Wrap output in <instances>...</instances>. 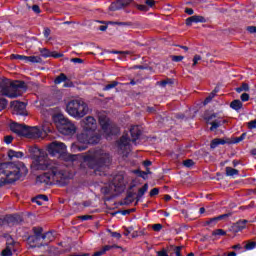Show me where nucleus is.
<instances>
[{
	"label": "nucleus",
	"mask_w": 256,
	"mask_h": 256,
	"mask_svg": "<svg viewBox=\"0 0 256 256\" xmlns=\"http://www.w3.org/2000/svg\"><path fill=\"white\" fill-rule=\"evenodd\" d=\"M36 169L38 171H49L39 175L36 178V183L44 185H53L59 183L62 187L67 185V180L71 178V174L61 164L50 160L47 156H39Z\"/></svg>",
	"instance_id": "f257e3e1"
},
{
	"label": "nucleus",
	"mask_w": 256,
	"mask_h": 256,
	"mask_svg": "<svg viewBox=\"0 0 256 256\" xmlns=\"http://www.w3.org/2000/svg\"><path fill=\"white\" fill-rule=\"evenodd\" d=\"M29 173L27 166L23 162L0 164V187L5 183H15Z\"/></svg>",
	"instance_id": "f03ea898"
},
{
	"label": "nucleus",
	"mask_w": 256,
	"mask_h": 256,
	"mask_svg": "<svg viewBox=\"0 0 256 256\" xmlns=\"http://www.w3.org/2000/svg\"><path fill=\"white\" fill-rule=\"evenodd\" d=\"M83 161L96 175H105V169L111 165V156L105 150L98 149L86 154Z\"/></svg>",
	"instance_id": "7ed1b4c3"
},
{
	"label": "nucleus",
	"mask_w": 256,
	"mask_h": 256,
	"mask_svg": "<svg viewBox=\"0 0 256 256\" xmlns=\"http://www.w3.org/2000/svg\"><path fill=\"white\" fill-rule=\"evenodd\" d=\"M83 132L77 136L79 143L95 145L99 143L101 135L97 134V120L93 116H88L81 121Z\"/></svg>",
	"instance_id": "20e7f679"
},
{
	"label": "nucleus",
	"mask_w": 256,
	"mask_h": 256,
	"mask_svg": "<svg viewBox=\"0 0 256 256\" xmlns=\"http://www.w3.org/2000/svg\"><path fill=\"white\" fill-rule=\"evenodd\" d=\"M25 91V82L15 81L12 82L9 79H3L0 82V93L4 97H9V99H15L21 97Z\"/></svg>",
	"instance_id": "39448f33"
},
{
	"label": "nucleus",
	"mask_w": 256,
	"mask_h": 256,
	"mask_svg": "<svg viewBox=\"0 0 256 256\" xmlns=\"http://www.w3.org/2000/svg\"><path fill=\"white\" fill-rule=\"evenodd\" d=\"M66 111L74 119H82V117L89 113V106L83 99H76L68 102Z\"/></svg>",
	"instance_id": "423d86ee"
},
{
	"label": "nucleus",
	"mask_w": 256,
	"mask_h": 256,
	"mask_svg": "<svg viewBox=\"0 0 256 256\" xmlns=\"http://www.w3.org/2000/svg\"><path fill=\"white\" fill-rule=\"evenodd\" d=\"M53 119L57 123L56 127L59 133L62 135H75V133H77V127H75V124L65 118L63 114H55Z\"/></svg>",
	"instance_id": "0eeeda50"
},
{
	"label": "nucleus",
	"mask_w": 256,
	"mask_h": 256,
	"mask_svg": "<svg viewBox=\"0 0 256 256\" xmlns=\"http://www.w3.org/2000/svg\"><path fill=\"white\" fill-rule=\"evenodd\" d=\"M47 133H51V123L44 122L41 129L37 126L26 127V134L24 137H27V139H45Z\"/></svg>",
	"instance_id": "6e6552de"
},
{
	"label": "nucleus",
	"mask_w": 256,
	"mask_h": 256,
	"mask_svg": "<svg viewBox=\"0 0 256 256\" xmlns=\"http://www.w3.org/2000/svg\"><path fill=\"white\" fill-rule=\"evenodd\" d=\"M131 139H129V135L125 134L123 135L120 140L118 141V149L120 155H123V157H127L129 153L131 152Z\"/></svg>",
	"instance_id": "1a4fd4ad"
},
{
	"label": "nucleus",
	"mask_w": 256,
	"mask_h": 256,
	"mask_svg": "<svg viewBox=\"0 0 256 256\" xmlns=\"http://www.w3.org/2000/svg\"><path fill=\"white\" fill-rule=\"evenodd\" d=\"M67 152V146L65 143L54 141L48 145V153L55 157L56 155H63Z\"/></svg>",
	"instance_id": "9d476101"
},
{
	"label": "nucleus",
	"mask_w": 256,
	"mask_h": 256,
	"mask_svg": "<svg viewBox=\"0 0 256 256\" xmlns=\"http://www.w3.org/2000/svg\"><path fill=\"white\" fill-rule=\"evenodd\" d=\"M99 124L101 125L102 131L106 137H109V135H115V132H113V126H111V123L109 122V118L107 117V115H99Z\"/></svg>",
	"instance_id": "9b49d317"
},
{
	"label": "nucleus",
	"mask_w": 256,
	"mask_h": 256,
	"mask_svg": "<svg viewBox=\"0 0 256 256\" xmlns=\"http://www.w3.org/2000/svg\"><path fill=\"white\" fill-rule=\"evenodd\" d=\"M208 125H211L210 131H217L221 125H224L225 119L218 117L216 114H212L207 118Z\"/></svg>",
	"instance_id": "f8f14e48"
},
{
	"label": "nucleus",
	"mask_w": 256,
	"mask_h": 256,
	"mask_svg": "<svg viewBox=\"0 0 256 256\" xmlns=\"http://www.w3.org/2000/svg\"><path fill=\"white\" fill-rule=\"evenodd\" d=\"M12 107H14V115L27 116V105L25 102L14 101L12 102Z\"/></svg>",
	"instance_id": "ddd939ff"
},
{
	"label": "nucleus",
	"mask_w": 256,
	"mask_h": 256,
	"mask_svg": "<svg viewBox=\"0 0 256 256\" xmlns=\"http://www.w3.org/2000/svg\"><path fill=\"white\" fill-rule=\"evenodd\" d=\"M10 130L20 137H25V135H27V126L23 124L12 123L10 124Z\"/></svg>",
	"instance_id": "4468645a"
},
{
	"label": "nucleus",
	"mask_w": 256,
	"mask_h": 256,
	"mask_svg": "<svg viewBox=\"0 0 256 256\" xmlns=\"http://www.w3.org/2000/svg\"><path fill=\"white\" fill-rule=\"evenodd\" d=\"M247 223H249V221L239 220L238 222L232 224L229 228L230 233H234V235L240 233V231L247 228Z\"/></svg>",
	"instance_id": "2eb2a0df"
},
{
	"label": "nucleus",
	"mask_w": 256,
	"mask_h": 256,
	"mask_svg": "<svg viewBox=\"0 0 256 256\" xmlns=\"http://www.w3.org/2000/svg\"><path fill=\"white\" fill-rule=\"evenodd\" d=\"M15 245H17V242L13 241L12 238L8 239L6 242V249L2 251V256L13 255V251H15Z\"/></svg>",
	"instance_id": "dca6fc26"
},
{
	"label": "nucleus",
	"mask_w": 256,
	"mask_h": 256,
	"mask_svg": "<svg viewBox=\"0 0 256 256\" xmlns=\"http://www.w3.org/2000/svg\"><path fill=\"white\" fill-rule=\"evenodd\" d=\"M133 0H117L116 2H113L109 9L110 11H118V9H123V7H127Z\"/></svg>",
	"instance_id": "f3484780"
},
{
	"label": "nucleus",
	"mask_w": 256,
	"mask_h": 256,
	"mask_svg": "<svg viewBox=\"0 0 256 256\" xmlns=\"http://www.w3.org/2000/svg\"><path fill=\"white\" fill-rule=\"evenodd\" d=\"M193 23H205V17L194 15L186 19V25L188 27L193 25Z\"/></svg>",
	"instance_id": "a211bd4d"
},
{
	"label": "nucleus",
	"mask_w": 256,
	"mask_h": 256,
	"mask_svg": "<svg viewBox=\"0 0 256 256\" xmlns=\"http://www.w3.org/2000/svg\"><path fill=\"white\" fill-rule=\"evenodd\" d=\"M130 135L132 137L131 141L135 143V141L141 136V128H139V126H132L130 129Z\"/></svg>",
	"instance_id": "6ab92c4d"
},
{
	"label": "nucleus",
	"mask_w": 256,
	"mask_h": 256,
	"mask_svg": "<svg viewBox=\"0 0 256 256\" xmlns=\"http://www.w3.org/2000/svg\"><path fill=\"white\" fill-rule=\"evenodd\" d=\"M24 153L21 151L8 150L9 159H21L24 157Z\"/></svg>",
	"instance_id": "aec40b11"
},
{
	"label": "nucleus",
	"mask_w": 256,
	"mask_h": 256,
	"mask_svg": "<svg viewBox=\"0 0 256 256\" xmlns=\"http://www.w3.org/2000/svg\"><path fill=\"white\" fill-rule=\"evenodd\" d=\"M231 109H234V111H241L243 109V102L241 100L236 99L230 103Z\"/></svg>",
	"instance_id": "412c9836"
},
{
	"label": "nucleus",
	"mask_w": 256,
	"mask_h": 256,
	"mask_svg": "<svg viewBox=\"0 0 256 256\" xmlns=\"http://www.w3.org/2000/svg\"><path fill=\"white\" fill-rule=\"evenodd\" d=\"M225 143H227V142L224 139L216 138V139L212 140L210 147H211V149H215V148L219 147V145H225Z\"/></svg>",
	"instance_id": "4be33fe9"
},
{
	"label": "nucleus",
	"mask_w": 256,
	"mask_h": 256,
	"mask_svg": "<svg viewBox=\"0 0 256 256\" xmlns=\"http://www.w3.org/2000/svg\"><path fill=\"white\" fill-rule=\"evenodd\" d=\"M148 189H149V185L144 184L143 187L138 190V194L136 196L137 201H139V199H141V197H143L145 193H147Z\"/></svg>",
	"instance_id": "5701e85b"
},
{
	"label": "nucleus",
	"mask_w": 256,
	"mask_h": 256,
	"mask_svg": "<svg viewBox=\"0 0 256 256\" xmlns=\"http://www.w3.org/2000/svg\"><path fill=\"white\" fill-rule=\"evenodd\" d=\"M42 239H44L46 243H51V241H55V235L53 232H46L42 235Z\"/></svg>",
	"instance_id": "b1692460"
},
{
	"label": "nucleus",
	"mask_w": 256,
	"mask_h": 256,
	"mask_svg": "<svg viewBox=\"0 0 256 256\" xmlns=\"http://www.w3.org/2000/svg\"><path fill=\"white\" fill-rule=\"evenodd\" d=\"M79 159H83V156H81L80 154H67L66 155V161H71L72 163L75 161H79Z\"/></svg>",
	"instance_id": "393cba45"
},
{
	"label": "nucleus",
	"mask_w": 256,
	"mask_h": 256,
	"mask_svg": "<svg viewBox=\"0 0 256 256\" xmlns=\"http://www.w3.org/2000/svg\"><path fill=\"white\" fill-rule=\"evenodd\" d=\"M226 175L227 177H235V175H239V170L232 167H226Z\"/></svg>",
	"instance_id": "a878e982"
},
{
	"label": "nucleus",
	"mask_w": 256,
	"mask_h": 256,
	"mask_svg": "<svg viewBox=\"0 0 256 256\" xmlns=\"http://www.w3.org/2000/svg\"><path fill=\"white\" fill-rule=\"evenodd\" d=\"M123 181H124V178H123V175L121 174L116 175L113 180L114 185L116 187H121V185H123Z\"/></svg>",
	"instance_id": "bb28decb"
},
{
	"label": "nucleus",
	"mask_w": 256,
	"mask_h": 256,
	"mask_svg": "<svg viewBox=\"0 0 256 256\" xmlns=\"http://www.w3.org/2000/svg\"><path fill=\"white\" fill-rule=\"evenodd\" d=\"M5 219H6L7 223H19V221H21V217H19L17 215L6 216Z\"/></svg>",
	"instance_id": "cd10ccee"
},
{
	"label": "nucleus",
	"mask_w": 256,
	"mask_h": 256,
	"mask_svg": "<svg viewBox=\"0 0 256 256\" xmlns=\"http://www.w3.org/2000/svg\"><path fill=\"white\" fill-rule=\"evenodd\" d=\"M25 63H41V57L39 56H26Z\"/></svg>",
	"instance_id": "c85d7f7f"
},
{
	"label": "nucleus",
	"mask_w": 256,
	"mask_h": 256,
	"mask_svg": "<svg viewBox=\"0 0 256 256\" xmlns=\"http://www.w3.org/2000/svg\"><path fill=\"white\" fill-rule=\"evenodd\" d=\"M63 81H67V76L64 73H61L55 80L54 83L56 85H59L63 83Z\"/></svg>",
	"instance_id": "c756f323"
},
{
	"label": "nucleus",
	"mask_w": 256,
	"mask_h": 256,
	"mask_svg": "<svg viewBox=\"0 0 256 256\" xmlns=\"http://www.w3.org/2000/svg\"><path fill=\"white\" fill-rule=\"evenodd\" d=\"M36 239H43V228H33Z\"/></svg>",
	"instance_id": "7c9ffc66"
},
{
	"label": "nucleus",
	"mask_w": 256,
	"mask_h": 256,
	"mask_svg": "<svg viewBox=\"0 0 256 256\" xmlns=\"http://www.w3.org/2000/svg\"><path fill=\"white\" fill-rule=\"evenodd\" d=\"M119 85V82L117 81H112L110 84H107L104 88L103 91H111V89H115Z\"/></svg>",
	"instance_id": "2f4dec72"
},
{
	"label": "nucleus",
	"mask_w": 256,
	"mask_h": 256,
	"mask_svg": "<svg viewBox=\"0 0 256 256\" xmlns=\"http://www.w3.org/2000/svg\"><path fill=\"white\" fill-rule=\"evenodd\" d=\"M256 247V242L255 241H247L245 245L246 251H253Z\"/></svg>",
	"instance_id": "473e14b6"
},
{
	"label": "nucleus",
	"mask_w": 256,
	"mask_h": 256,
	"mask_svg": "<svg viewBox=\"0 0 256 256\" xmlns=\"http://www.w3.org/2000/svg\"><path fill=\"white\" fill-rule=\"evenodd\" d=\"M7 99H5L2 95H0V111L7 108Z\"/></svg>",
	"instance_id": "72a5a7b5"
},
{
	"label": "nucleus",
	"mask_w": 256,
	"mask_h": 256,
	"mask_svg": "<svg viewBox=\"0 0 256 256\" xmlns=\"http://www.w3.org/2000/svg\"><path fill=\"white\" fill-rule=\"evenodd\" d=\"M10 59H18L19 61H24V63L26 62L27 56L25 55H19V54H12L10 56Z\"/></svg>",
	"instance_id": "f704fd0d"
},
{
	"label": "nucleus",
	"mask_w": 256,
	"mask_h": 256,
	"mask_svg": "<svg viewBox=\"0 0 256 256\" xmlns=\"http://www.w3.org/2000/svg\"><path fill=\"white\" fill-rule=\"evenodd\" d=\"M72 151H85L87 149V146H80L78 144H72L71 146Z\"/></svg>",
	"instance_id": "c9c22d12"
},
{
	"label": "nucleus",
	"mask_w": 256,
	"mask_h": 256,
	"mask_svg": "<svg viewBox=\"0 0 256 256\" xmlns=\"http://www.w3.org/2000/svg\"><path fill=\"white\" fill-rule=\"evenodd\" d=\"M160 87H167V85H173V80L168 79V80H163L161 82H158Z\"/></svg>",
	"instance_id": "e433bc0d"
},
{
	"label": "nucleus",
	"mask_w": 256,
	"mask_h": 256,
	"mask_svg": "<svg viewBox=\"0 0 256 256\" xmlns=\"http://www.w3.org/2000/svg\"><path fill=\"white\" fill-rule=\"evenodd\" d=\"M136 8H137L139 11H144V12L149 11V6H147L146 4H139V5H136Z\"/></svg>",
	"instance_id": "4c0bfd02"
},
{
	"label": "nucleus",
	"mask_w": 256,
	"mask_h": 256,
	"mask_svg": "<svg viewBox=\"0 0 256 256\" xmlns=\"http://www.w3.org/2000/svg\"><path fill=\"white\" fill-rule=\"evenodd\" d=\"M42 57H51V52L47 48H43L40 50Z\"/></svg>",
	"instance_id": "58836bf2"
},
{
	"label": "nucleus",
	"mask_w": 256,
	"mask_h": 256,
	"mask_svg": "<svg viewBox=\"0 0 256 256\" xmlns=\"http://www.w3.org/2000/svg\"><path fill=\"white\" fill-rule=\"evenodd\" d=\"M216 93H217V90H214V91L205 99L204 105H207V103H209V102L213 99V97H215Z\"/></svg>",
	"instance_id": "ea45409f"
},
{
	"label": "nucleus",
	"mask_w": 256,
	"mask_h": 256,
	"mask_svg": "<svg viewBox=\"0 0 256 256\" xmlns=\"http://www.w3.org/2000/svg\"><path fill=\"white\" fill-rule=\"evenodd\" d=\"M212 235L216 236V235H227V232H225V230L223 229H216L215 231L212 232Z\"/></svg>",
	"instance_id": "a19ab883"
},
{
	"label": "nucleus",
	"mask_w": 256,
	"mask_h": 256,
	"mask_svg": "<svg viewBox=\"0 0 256 256\" xmlns=\"http://www.w3.org/2000/svg\"><path fill=\"white\" fill-rule=\"evenodd\" d=\"M201 59H202L201 56L196 54V55L194 56L193 60H192V61H193L192 67L197 66L198 63H199V61H201Z\"/></svg>",
	"instance_id": "79ce46f5"
},
{
	"label": "nucleus",
	"mask_w": 256,
	"mask_h": 256,
	"mask_svg": "<svg viewBox=\"0 0 256 256\" xmlns=\"http://www.w3.org/2000/svg\"><path fill=\"white\" fill-rule=\"evenodd\" d=\"M183 165H184V167L189 168V167H193V165H195V162H193V160H191V159H188L183 162Z\"/></svg>",
	"instance_id": "37998d69"
},
{
	"label": "nucleus",
	"mask_w": 256,
	"mask_h": 256,
	"mask_svg": "<svg viewBox=\"0 0 256 256\" xmlns=\"http://www.w3.org/2000/svg\"><path fill=\"white\" fill-rule=\"evenodd\" d=\"M217 221H219L218 217L211 218L206 221V225H215V223H217Z\"/></svg>",
	"instance_id": "c03bdc74"
},
{
	"label": "nucleus",
	"mask_w": 256,
	"mask_h": 256,
	"mask_svg": "<svg viewBox=\"0 0 256 256\" xmlns=\"http://www.w3.org/2000/svg\"><path fill=\"white\" fill-rule=\"evenodd\" d=\"M152 229H153V231L159 232V231H161V229H163V225L162 224H153Z\"/></svg>",
	"instance_id": "a18cd8bd"
},
{
	"label": "nucleus",
	"mask_w": 256,
	"mask_h": 256,
	"mask_svg": "<svg viewBox=\"0 0 256 256\" xmlns=\"http://www.w3.org/2000/svg\"><path fill=\"white\" fill-rule=\"evenodd\" d=\"M145 5L148 7L149 11V9L155 5V0H145Z\"/></svg>",
	"instance_id": "49530a36"
},
{
	"label": "nucleus",
	"mask_w": 256,
	"mask_h": 256,
	"mask_svg": "<svg viewBox=\"0 0 256 256\" xmlns=\"http://www.w3.org/2000/svg\"><path fill=\"white\" fill-rule=\"evenodd\" d=\"M240 99H241V101H243V102H247V101H249L250 96H249L248 93H243V94H241Z\"/></svg>",
	"instance_id": "de8ad7c7"
},
{
	"label": "nucleus",
	"mask_w": 256,
	"mask_h": 256,
	"mask_svg": "<svg viewBox=\"0 0 256 256\" xmlns=\"http://www.w3.org/2000/svg\"><path fill=\"white\" fill-rule=\"evenodd\" d=\"M4 142H5L7 145H10V143L13 142V136H11V135L5 136V137H4Z\"/></svg>",
	"instance_id": "09e8293b"
},
{
	"label": "nucleus",
	"mask_w": 256,
	"mask_h": 256,
	"mask_svg": "<svg viewBox=\"0 0 256 256\" xmlns=\"http://www.w3.org/2000/svg\"><path fill=\"white\" fill-rule=\"evenodd\" d=\"M155 195H159V188H153L150 191V197H155Z\"/></svg>",
	"instance_id": "8fccbe9b"
},
{
	"label": "nucleus",
	"mask_w": 256,
	"mask_h": 256,
	"mask_svg": "<svg viewBox=\"0 0 256 256\" xmlns=\"http://www.w3.org/2000/svg\"><path fill=\"white\" fill-rule=\"evenodd\" d=\"M249 129H256V119L248 122Z\"/></svg>",
	"instance_id": "3c124183"
},
{
	"label": "nucleus",
	"mask_w": 256,
	"mask_h": 256,
	"mask_svg": "<svg viewBox=\"0 0 256 256\" xmlns=\"http://www.w3.org/2000/svg\"><path fill=\"white\" fill-rule=\"evenodd\" d=\"M181 249H183V246H177L174 250V253L176 256H181Z\"/></svg>",
	"instance_id": "603ef678"
},
{
	"label": "nucleus",
	"mask_w": 256,
	"mask_h": 256,
	"mask_svg": "<svg viewBox=\"0 0 256 256\" xmlns=\"http://www.w3.org/2000/svg\"><path fill=\"white\" fill-rule=\"evenodd\" d=\"M183 56H172V61H175V63H179V61H183Z\"/></svg>",
	"instance_id": "864d4df0"
},
{
	"label": "nucleus",
	"mask_w": 256,
	"mask_h": 256,
	"mask_svg": "<svg viewBox=\"0 0 256 256\" xmlns=\"http://www.w3.org/2000/svg\"><path fill=\"white\" fill-rule=\"evenodd\" d=\"M49 35H51V29L45 28V29H44V37H45L46 39H49Z\"/></svg>",
	"instance_id": "5fc2aeb1"
},
{
	"label": "nucleus",
	"mask_w": 256,
	"mask_h": 256,
	"mask_svg": "<svg viewBox=\"0 0 256 256\" xmlns=\"http://www.w3.org/2000/svg\"><path fill=\"white\" fill-rule=\"evenodd\" d=\"M32 11H34V13H41V8H39V5H33Z\"/></svg>",
	"instance_id": "6e6d98bb"
},
{
	"label": "nucleus",
	"mask_w": 256,
	"mask_h": 256,
	"mask_svg": "<svg viewBox=\"0 0 256 256\" xmlns=\"http://www.w3.org/2000/svg\"><path fill=\"white\" fill-rule=\"evenodd\" d=\"M227 217H231V213L222 214L218 216V221H221V219H227Z\"/></svg>",
	"instance_id": "4d7b16f0"
},
{
	"label": "nucleus",
	"mask_w": 256,
	"mask_h": 256,
	"mask_svg": "<svg viewBox=\"0 0 256 256\" xmlns=\"http://www.w3.org/2000/svg\"><path fill=\"white\" fill-rule=\"evenodd\" d=\"M111 236L115 237V239H121V233L118 232H111Z\"/></svg>",
	"instance_id": "13d9d810"
},
{
	"label": "nucleus",
	"mask_w": 256,
	"mask_h": 256,
	"mask_svg": "<svg viewBox=\"0 0 256 256\" xmlns=\"http://www.w3.org/2000/svg\"><path fill=\"white\" fill-rule=\"evenodd\" d=\"M240 87L242 88V91H249V84L247 83H243Z\"/></svg>",
	"instance_id": "bf43d9fd"
},
{
	"label": "nucleus",
	"mask_w": 256,
	"mask_h": 256,
	"mask_svg": "<svg viewBox=\"0 0 256 256\" xmlns=\"http://www.w3.org/2000/svg\"><path fill=\"white\" fill-rule=\"evenodd\" d=\"M157 255H158V256H169V254H167V251H165V250L158 251V252H157Z\"/></svg>",
	"instance_id": "052dcab7"
},
{
	"label": "nucleus",
	"mask_w": 256,
	"mask_h": 256,
	"mask_svg": "<svg viewBox=\"0 0 256 256\" xmlns=\"http://www.w3.org/2000/svg\"><path fill=\"white\" fill-rule=\"evenodd\" d=\"M247 31H249V33H256V26H250L247 28Z\"/></svg>",
	"instance_id": "680f3d73"
},
{
	"label": "nucleus",
	"mask_w": 256,
	"mask_h": 256,
	"mask_svg": "<svg viewBox=\"0 0 256 256\" xmlns=\"http://www.w3.org/2000/svg\"><path fill=\"white\" fill-rule=\"evenodd\" d=\"M111 245H106L102 248V251H104V253H107V251H111Z\"/></svg>",
	"instance_id": "e2e57ef3"
},
{
	"label": "nucleus",
	"mask_w": 256,
	"mask_h": 256,
	"mask_svg": "<svg viewBox=\"0 0 256 256\" xmlns=\"http://www.w3.org/2000/svg\"><path fill=\"white\" fill-rule=\"evenodd\" d=\"M41 201H49V198L45 195H39L37 196Z\"/></svg>",
	"instance_id": "0e129e2a"
},
{
	"label": "nucleus",
	"mask_w": 256,
	"mask_h": 256,
	"mask_svg": "<svg viewBox=\"0 0 256 256\" xmlns=\"http://www.w3.org/2000/svg\"><path fill=\"white\" fill-rule=\"evenodd\" d=\"M185 13H187V15H193L194 11L192 8H186Z\"/></svg>",
	"instance_id": "69168bd1"
},
{
	"label": "nucleus",
	"mask_w": 256,
	"mask_h": 256,
	"mask_svg": "<svg viewBox=\"0 0 256 256\" xmlns=\"http://www.w3.org/2000/svg\"><path fill=\"white\" fill-rule=\"evenodd\" d=\"M101 255H105V252L103 250L97 251L93 254V256H101Z\"/></svg>",
	"instance_id": "338daca9"
},
{
	"label": "nucleus",
	"mask_w": 256,
	"mask_h": 256,
	"mask_svg": "<svg viewBox=\"0 0 256 256\" xmlns=\"http://www.w3.org/2000/svg\"><path fill=\"white\" fill-rule=\"evenodd\" d=\"M71 61L72 63H83V60L80 58H73Z\"/></svg>",
	"instance_id": "774afa93"
}]
</instances>
